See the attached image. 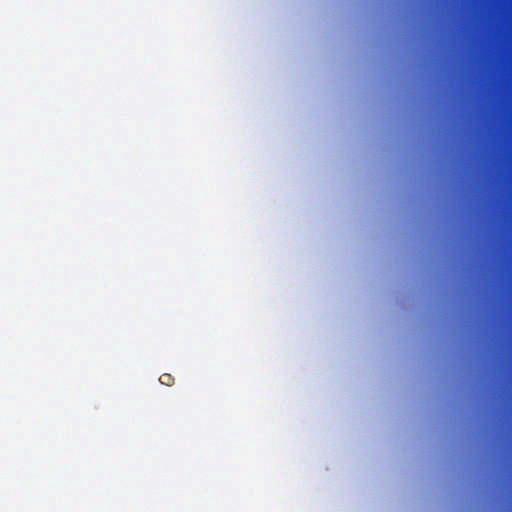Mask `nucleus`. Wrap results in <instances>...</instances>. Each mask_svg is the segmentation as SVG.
Wrapping results in <instances>:
<instances>
[{
  "label": "nucleus",
  "instance_id": "obj_1",
  "mask_svg": "<svg viewBox=\"0 0 512 512\" xmlns=\"http://www.w3.org/2000/svg\"><path fill=\"white\" fill-rule=\"evenodd\" d=\"M159 382L166 386H171L174 383V377L169 373H164L159 377Z\"/></svg>",
  "mask_w": 512,
  "mask_h": 512
}]
</instances>
